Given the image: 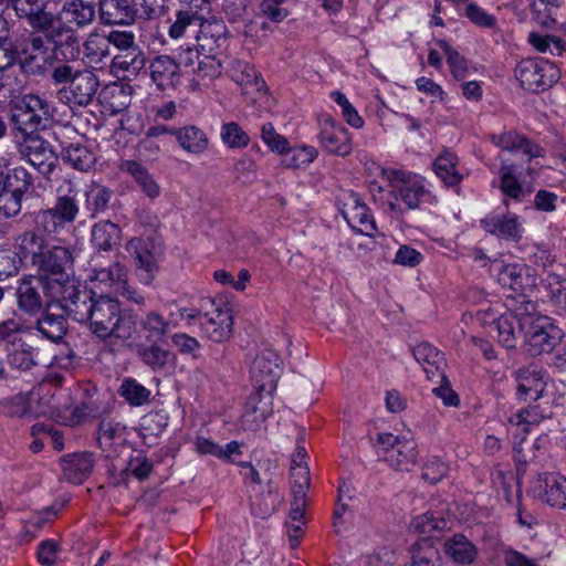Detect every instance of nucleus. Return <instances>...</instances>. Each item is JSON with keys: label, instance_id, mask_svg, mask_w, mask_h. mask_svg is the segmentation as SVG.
<instances>
[{"label": "nucleus", "instance_id": "2f4dec72", "mask_svg": "<svg viewBox=\"0 0 566 566\" xmlns=\"http://www.w3.org/2000/svg\"><path fill=\"white\" fill-rule=\"evenodd\" d=\"M499 283L514 292L522 293L531 283L530 268L525 264H502L497 272Z\"/></svg>", "mask_w": 566, "mask_h": 566}, {"label": "nucleus", "instance_id": "412c9836", "mask_svg": "<svg viewBox=\"0 0 566 566\" xmlns=\"http://www.w3.org/2000/svg\"><path fill=\"white\" fill-rule=\"evenodd\" d=\"M481 227L500 239L517 242L522 239L524 228L514 213H492L481 219Z\"/></svg>", "mask_w": 566, "mask_h": 566}, {"label": "nucleus", "instance_id": "864d4df0", "mask_svg": "<svg viewBox=\"0 0 566 566\" xmlns=\"http://www.w3.org/2000/svg\"><path fill=\"white\" fill-rule=\"evenodd\" d=\"M438 45L447 57L452 76L458 81L463 80L468 72L465 59L444 40H439Z\"/></svg>", "mask_w": 566, "mask_h": 566}, {"label": "nucleus", "instance_id": "423d86ee", "mask_svg": "<svg viewBox=\"0 0 566 566\" xmlns=\"http://www.w3.org/2000/svg\"><path fill=\"white\" fill-rule=\"evenodd\" d=\"M53 118L51 104L36 94H27L15 106L11 120L22 134H33L46 127Z\"/></svg>", "mask_w": 566, "mask_h": 566}, {"label": "nucleus", "instance_id": "ea45409f", "mask_svg": "<svg viewBox=\"0 0 566 566\" xmlns=\"http://www.w3.org/2000/svg\"><path fill=\"white\" fill-rule=\"evenodd\" d=\"M35 32H31L27 38L17 41L18 45L28 49L31 52L46 54L53 44L52 35L55 33V20L50 21L46 28H32Z\"/></svg>", "mask_w": 566, "mask_h": 566}, {"label": "nucleus", "instance_id": "f3484780", "mask_svg": "<svg viewBox=\"0 0 566 566\" xmlns=\"http://www.w3.org/2000/svg\"><path fill=\"white\" fill-rule=\"evenodd\" d=\"M164 342H146L135 345L138 359L154 373H166L174 369L177 356L169 348L163 346Z\"/></svg>", "mask_w": 566, "mask_h": 566}, {"label": "nucleus", "instance_id": "e2e57ef3", "mask_svg": "<svg viewBox=\"0 0 566 566\" xmlns=\"http://www.w3.org/2000/svg\"><path fill=\"white\" fill-rule=\"evenodd\" d=\"M448 472V465L437 457L427 458L423 467L421 478L431 484L440 482Z\"/></svg>", "mask_w": 566, "mask_h": 566}, {"label": "nucleus", "instance_id": "69168bd1", "mask_svg": "<svg viewBox=\"0 0 566 566\" xmlns=\"http://www.w3.org/2000/svg\"><path fill=\"white\" fill-rule=\"evenodd\" d=\"M292 495L305 497L310 488L311 478L307 465L291 467Z\"/></svg>", "mask_w": 566, "mask_h": 566}, {"label": "nucleus", "instance_id": "49530a36", "mask_svg": "<svg viewBox=\"0 0 566 566\" xmlns=\"http://www.w3.org/2000/svg\"><path fill=\"white\" fill-rule=\"evenodd\" d=\"M113 64L122 71L138 74L145 66V55L138 45H134L117 54Z\"/></svg>", "mask_w": 566, "mask_h": 566}, {"label": "nucleus", "instance_id": "1a4fd4ad", "mask_svg": "<svg viewBox=\"0 0 566 566\" xmlns=\"http://www.w3.org/2000/svg\"><path fill=\"white\" fill-rule=\"evenodd\" d=\"M514 72L521 86L534 93L546 91L559 78L554 63L537 57L522 60Z\"/></svg>", "mask_w": 566, "mask_h": 566}, {"label": "nucleus", "instance_id": "a878e982", "mask_svg": "<svg viewBox=\"0 0 566 566\" xmlns=\"http://www.w3.org/2000/svg\"><path fill=\"white\" fill-rule=\"evenodd\" d=\"M196 38L202 52L217 54L227 42V27L217 19L201 21Z\"/></svg>", "mask_w": 566, "mask_h": 566}, {"label": "nucleus", "instance_id": "a211bd4d", "mask_svg": "<svg viewBox=\"0 0 566 566\" xmlns=\"http://www.w3.org/2000/svg\"><path fill=\"white\" fill-rule=\"evenodd\" d=\"M176 324L156 310L144 312L135 319L136 335L146 342H164Z\"/></svg>", "mask_w": 566, "mask_h": 566}, {"label": "nucleus", "instance_id": "a18cd8bd", "mask_svg": "<svg viewBox=\"0 0 566 566\" xmlns=\"http://www.w3.org/2000/svg\"><path fill=\"white\" fill-rule=\"evenodd\" d=\"M92 279L104 287H120L126 279V270L119 262H112L107 268H94Z\"/></svg>", "mask_w": 566, "mask_h": 566}, {"label": "nucleus", "instance_id": "f704fd0d", "mask_svg": "<svg viewBox=\"0 0 566 566\" xmlns=\"http://www.w3.org/2000/svg\"><path fill=\"white\" fill-rule=\"evenodd\" d=\"M61 157L65 164L78 171H88L96 163L95 154L82 143H70L63 146Z\"/></svg>", "mask_w": 566, "mask_h": 566}, {"label": "nucleus", "instance_id": "c85d7f7f", "mask_svg": "<svg viewBox=\"0 0 566 566\" xmlns=\"http://www.w3.org/2000/svg\"><path fill=\"white\" fill-rule=\"evenodd\" d=\"M61 15L67 24L83 29L95 20L96 7L86 0H67L62 6Z\"/></svg>", "mask_w": 566, "mask_h": 566}, {"label": "nucleus", "instance_id": "f8f14e48", "mask_svg": "<svg viewBox=\"0 0 566 566\" xmlns=\"http://www.w3.org/2000/svg\"><path fill=\"white\" fill-rule=\"evenodd\" d=\"M80 208L75 197L71 193L59 196L52 208L43 209L34 212L39 228L49 233H56L67 223H72Z\"/></svg>", "mask_w": 566, "mask_h": 566}, {"label": "nucleus", "instance_id": "9d476101", "mask_svg": "<svg viewBox=\"0 0 566 566\" xmlns=\"http://www.w3.org/2000/svg\"><path fill=\"white\" fill-rule=\"evenodd\" d=\"M24 138L18 146V151L42 175L50 176L57 163L53 146L38 134H23Z\"/></svg>", "mask_w": 566, "mask_h": 566}, {"label": "nucleus", "instance_id": "09e8293b", "mask_svg": "<svg viewBox=\"0 0 566 566\" xmlns=\"http://www.w3.org/2000/svg\"><path fill=\"white\" fill-rule=\"evenodd\" d=\"M533 19L544 28H552L556 22L558 0H532Z\"/></svg>", "mask_w": 566, "mask_h": 566}, {"label": "nucleus", "instance_id": "6e6552de", "mask_svg": "<svg viewBox=\"0 0 566 566\" xmlns=\"http://www.w3.org/2000/svg\"><path fill=\"white\" fill-rule=\"evenodd\" d=\"M52 39L51 55L44 60L50 65V78L63 67H76L74 63L80 60L82 53L80 39L71 28L56 24Z\"/></svg>", "mask_w": 566, "mask_h": 566}, {"label": "nucleus", "instance_id": "473e14b6", "mask_svg": "<svg viewBox=\"0 0 566 566\" xmlns=\"http://www.w3.org/2000/svg\"><path fill=\"white\" fill-rule=\"evenodd\" d=\"M120 228L108 220L96 222L91 230V242L97 250H113L120 243Z\"/></svg>", "mask_w": 566, "mask_h": 566}, {"label": "nucleus", "instance_id": "aec40b11", "mask_svg": "<svg viewBox=\"0 0 566 566\" xmlns=\"http://www.w3.org/2000/svg\"><path fill=\"white\" fill-rule=\"evenodd\" d=\"M342 214L355 231L374 237L377 230L374 217L356 193H350L348 201L344 202Z\"/></svg>", "mask_w": 566, "mask_h": 566}, {"label": "nucleus", "instance_id": "e433bc0d", "mask_svg": "<svg viewBox=\"0 0 566 566\" xmlns=\"http://www.w3.org/2000/svg\"><path fill=\"white\" fill-rule=\"evenodd\" d=\"M266 488V492L261 491L251 500L252 513L261 518L271 516L282 501L279 488L272 480H269Z\"/></svg>", "mask_w": 566, "mask_h": 566}, {"label": "nucleus", "instance_id": "b1692460", "mask_svg": "<svg viewBox=\"0 0 566 566\" xmlns=\"http://www.w3.org/2000/svg\"><path fill=\"white\" fill-rule=\"evenodd\" d=\"M137 11L130 0H99L98 18L104 25H128Z\"/></svg>", "mask_w": 566, "mask_h": 566}, {"label": "nucleus", "instance_id": "4468645a", "mask_svg": "<svg viewBox=\"0 0 566 566\" xmlns=\"http://www.w3.org/2000/svg\"><path fill=\"white\" fill-rule=\"evenodd\" d=\"M318 140L321 147L329 154L345 157L352 151V138L348 130L329 116L319 120Z\"/></svg>", "mask_w": 566, "mask_h": 566}, {"label": "nucleus", "instance_id": "dca6fc26", "mask_svg": "<svg viewBox=\"0 0 566 566\" xmlns=\"http://www.w3.org/2000/svg\"><path fill=\"white\" fill-rule=\"evenodd\" d=\"M51 234L39 228L35 214L33 213V228L23 230L14 237V250L24 264L31 266L34 264L35 259L40 258L49 244L45 237Z\"/></svg>", "mask_w": 566, "mask_h": 566}, {"label": "nucleus", "instance_id": "774afa93", "mask_svg": "<svg viewBox=\"0 0 566 566\" xmlns=\"http://www.w3.org/2000/svg\"><path fill=\"white\" fill-rule=\"evenodd\" d=\"M19 46V57L18 61L20 63V67L23 73L31 75H40L45 72L44 63H40L36 53L29 51L25 48Z\"/></svg>", "mask_w": 566, "mask_h": 566}, {"label": "nucleus", "instance_id": "338daca9", "mask_svg": "<svg viewBox=\"0 0 566 566\" xmlns=\"http://www.w3.org/2000/svg\"><path fill=\"white\" fill-rule=\"evenodd\" d=\"M261 138L273 151L283 155L287 150V139L276 133L272 123H265L262 126Z\"/></svg>", "mask_w": 566, "mask_h": 566}, {"label": "nucleus", "instance_id": "bb28decb", "mask_svg": "<svg viewBox=\"0 0 566 566\" xmlns=\"http://www.w3.org/2000/svg\"><path fill=\"white\" fill-rule=\"evenodd\" d=\"M65 480L73 484H82L92 473L94 457L91 452L67 454L62 459Z\"/></svg>", "mask_w": 566, "mask_h": 566}, {"label": "nucleus", "instance_id": "f03ea898", "mask_svg": "<svg viewBox=\"0 0 566 566\" xmlns=\"http://www.w3.org/2000/svg\"><path fill=\"white\" fill-rule=\"evenodd\" d=\"M279 357L271 350L259 354L251 367V378L258 394L250 398L249 409L242 416L243 424L251 430L256 429L270 416L271 410L258 406L261 402V394L272 395L281 375Z\"/></svg>", "mask_w": 566, "mask_h": 566}, {"label": "nucleus", "instance_id": "5701e85b", "mask_svg": "<svg viewBox=\"0 0 566 566\" xmlns=\"http://www.w3.org/2000/svg\"><path fill=\"white\" fill-rule=\"evenodd\" d=\"M66 315L57 302L48 303L44 315L36 322V329L43 337L59 343L67 332Z\"/></svg>", "mask_w": 566, "mask_h": 566}, {"label": "nucleus", "instance_id": "052dcab7", "mask_svg": "<svg viewBox=\"0 0 566 566\" xmlns=\"http://www.w3.org/2000/svg\"><path fill=\"white\" fill-rule=\"evenodd\" d=\"M222 65L217 54L202 52V56L198 61V65L193 69V73L201 80L213 78L221 74Z\"/></svg>", "mask_w": 566, "mask_h": 566}, {"label": "nucleus", "instance_id": "393cba45", "mask_svg": "<svg viewBox=\"0 0 566 566\" xmlns=\"http://www.w3.org/2000/svg\"><path fill=\"white\" fill-rule=\"evenodd\" d=\"M15 14L25 19L31 28H46L55 20L52 12L46 11L50 0H7Z\"/></svg>", "mask_w": 566, "mask_h": 566}, {"label": "nucleus", "instance_id": "4c0bfd02", "mask_svg": "<svg viewBox=\"0 0 566 566\" xmlns=\"http://www.w3.org/2000/svg\"><path fill=\"white\" fill-rule=\"evenodd\" d=\"M446 554L458 564H471L478 556L475 545L464 535L455 534L444 543Z\"/></svg>", "mask_w": 566, "mask_h": 566}, {"label": "nucleus", "instance_id": "0e129e2a", "mask_svg": "<svg viewBox=\"0 0 566 566\" xmlns=\"http://www.w3.org/2000/svg\"><path fill=\"white\" fill-rule=\"evenodd\" d=\"M23 263L15 250H0V281L15 275Z\"/></svg>", "mask_w": 566, "mask_h": 566}, {"label": "nucleus", "instance_id": "79ce46f5", "mask_svg": "<svg viewBox=\"0 0 566 566\" xmlns=\"http://www.w3.org/2000/svg\"><path fill=\"white\" fill-rule=\"evenodd\" d=\"M120 170L129 174L149 198L154 199L159 196L160 187L140 163L125 160L120 164Z\"/></svg>", "mask_w": 566, "mask_h": 566}, {"label": "nucleus", "instance_id": "5fc2aeb1", "mask_svg": "<svg viewBox=\"0 0 566 566\" xmlns=\"http://www.w3.org/2000/svg\"><path fill=\"white\" fill-rule=\"evenodd\" d=\"M202 17L197 12L180 10L176 13V19L169 28V35L172 39L181 38L188 28L200 27Z\"/></svg>", "mask_w": 566, "mask_h": 566}, {"label": "nucleus", "instance_id": "7ed1b4c3", "mask_svg": "<svg viewBox=\"0 0 566 566\" xmlns=\"http://www.w3.org/2000/svg\"><path fill=\"white\" fill-rule=\"evenodd\" d=\"M70 285L50 283L43 277L30 276L20 282L15 291L18 308L28 314L36 315L48 303L57 302L63 311L66 304V289Z\"/></svg>", "mask_w": 566, "mask_h": 566}, {"label": "nucleus", "instance_id": "a19ab883", "mask_svg": "<svg viewBox=\"0 0 566 566\" xmlns=\"http://www.w3.org/2000/svg\"><path fill=\"white\" fill-rule=\"evenodd\" d=\"M457 166V155L448 150L440 154L433 163L436 175L447 187L457 186L462 180V175L458 171Z\"/></svg>", "mask_w": 566, "mask_h": 566}, {"label": "nucleus", "instance_id": "37998d69", "mask_svg": "<svg viewBox=\"0 0 566 566\" xmlns=\"http://www.w3.org/2000/svg\"><path fill=\"white\" fill-rule=\"evenodd\" d=\"M33 177L24 167H14L6 171L2 189L25 196L33 190Z\"/></svg>", "mask_w": 566, "mask_h": 566}, {"label": "nucleus", "instance_id": "de8ad7c7", "mask_svg": "<svg viewBox=\"0 0 566 566\" xmlns=\"http://www.w3.org/2000/svg\"><path fill=\"white\" fill-rule=\"evenodd\" d=\"M118 392L130 406L134 407L143 406L150 401V390L134 378L124 379Z\"/></svg>", "mask_w": 566, "mask_h": 566}, {"label": "nucleus", "instance_id": "0eeeda50", "mask_svg": "<svg viewBox=\"0 0 566 566\" xmlns=\"http://www.w3.org/2000/svg\"><path fill=\"white\" fill-rule=\"evenodd\" d=\"M376 451L397 471H410L417 463L418 450L413 440L394 436L390 432L377 434Z\"/></svg>", "mask_w": 566, "mask_h": 566}, {"label": "nucleus", "instance_id": "cd10ccee", "mask_svg": "<svg viewBox=\"0 0 566 566\" xmlns=\"http://www.w3.org/2000/svg\"><path fill=\"white\" fill-rule=\"evenodd\" d=\"M491 142L499 148L507 151L521 150L527 160L542 155V148L532 144L525 136L520 135L515 130L502 132L500 134L490 135Z\"/></svg>", "mask_w": 566, "mask_h": 566}, {"label": "nucleus", "instance_id": "c03bdc74", "mask_svg": "<svg viewBox=\"0 0 566 566\" xmlns=\"http://www.w3.org/2000/svg\"><path fill=\"white\" fill-rule=\"evenodd\" d=\"M35 349L27 344H13L12 349L8 350V364L18 370L27 371L36 365Z\"/></svg>", "mask_w": 566, "mask_h": 566}, {"label": "nucleus", "instance_id": "4d7b16f0", "mask_svg": "<svg viewBox=\"0 0 566 566\" xmlns=\"http://www.w3.org/2000/svg\"><path fill=\"white\" fill-rule=\"evenodd\" d=\"M220 136L229 148H244L250 143L249 135L235 122L223 124Z\"/></svg>", "mask_w": 566, "mask_h": 566}, {"label": "nucleus", "instance_id": "8fccbe9b", "mask_svg": "<svg viewBox=\"0 0 566 566\" xmlns=\"http://www.w3.org/2000/svg\"><path fill=\"white\" fill-rule=\"evenodd\" d=\"M509 313L507 315H514L516 319L523 323L525 327L532 325V323L537 318L538 315H535L536 304L528 300L524 292L518 293L516 298L512 300V304L507 305Z\"/></svg>", "mask_w": 566, "mask_h": 566}, {"label": "nucleus", "instance_id": "9b49d317", "mask_svg": "<svg viewBox=\"0 0 566 566\" xmlns=\"http://www.w3.org/2000/svg\"><path fill=\"white\" fill-rule=\"evenodd\" d=\"M562 338V329L548 316H537L532 325L526 327L524 337L532 356L551 353Z\"/></svg>", "mask_w": 566, "mask_h": 566}, {"label": "nucleus", "instance_id": "c9c22d12", "mask_svg": "<svg viewBox=\"0 0 566 566\" xmlns=\"http://www.w3.org/2000/svg\"><path fill=\"white\" fill-rule=\"evenodd\" d=\"M545 491V501L553 507H566V478L557 473H542L538 479Z\"/></svg>", "mask_w": 566, "mask_h": 566}, {"label": "nucleus", "instance_id": "680f3d73", "mask_svg": "<svg viewBox=\"0 0 566 566\" xmlns=\"http://www.w3.org/2000/svg\"><path fill=\"white\" fill-rule=\"evenodd\" d=\"M1 412L10 417H25L30 413V402L25 395L18 394L0 405Z\"/></svg>", "mask_w": 566, "mask_h": 566}, {"label": "nucleus", "instance_id": "bf43d9fd", "mask_svg": "<svg viewBox=\"0 0 566 566\" xmlns=\"http://www.w3.org/2000/svg\"><path fill=\"white\" fill-rule=\"evenodd\" d=\"M285 157L283 164L289 168H298L312 163L317 157V150L312 146L290 149L283 154Z\"/></svg>", "mask_w": 566, "mask_h": 566}, {"label": "nucleus", "instance_id": "3c124183", "mask_svg": "<svg viewBox=\"0 0 566 566\" xmlns=\"http://www.w3.org/2000/svg\"><path fill=\"white\" fill-rule=\"evenodd\" d=\"M500 189L503 195L515 201H522L525 197V191L514 174V166L503 165L500 168Z\"/></svg>", "mask_w": 566, "mask_h": 566}, {"label": "nucleus", "instance_id": "2eb2a0df", "mask_svg": "<svg viewBox=\"0 0 566 566\" xmlns=\"http://www.w3.org/2000/svg\"><path fill=\"white\" fill-rule=\"evenodd\" d=\"M126 251L134 258L139 281L149 285L158 272L154 244L143 238H133L126 243Z\"/></svg>", "mask_w": 566, "mask_h": 566}, {"label": "nucleus", "instance_id": "603ef678", "mask_svg": "<svg viewBox=\"0 0 566 566\" xmlns=\"http://www.w3.org/2000/svg\"><path fill=\"white\" fill-rule=\"evenodd\" d=\"M125 431V426L114 419L103 418L98 424L97 442L103 450L113 446V442L120 438Z\"/></svg>", "mask_w": 566, "mask_h": 566}, {"label": "nucleus", "instance_id": "20e7f679", "mask_svg": "<svg viewBox=\"0 0 566 566\" xmlns=\"http://www.w3.org/2000/svg\"><path fill=\"white\" fill-rule=\"evenodd\" d=\"M54 85H63L59 96L69 105H90L99 87L98 76L88 67H63L61 72L50 78Z\"/></svg>", "mask_w": 566, "mask_h": 566}, {"label": "nucleus", "instance_id": "f257e3e1", "mask_svg": "<svg viewBox=\"0 0 566 566\" xmlns=\"http://www.w3.org/2000/svg\"><path fill=\"white\" fill-rule=\"evenodd\" d=\"M65 312L78 323H86L99 339H135V319L124 314L118 300L72 285L66 289Z\"/></svg>", "mask_w": 566, "mask_h": 566}, {"label": "nucleus", "instance_id": "39448f33", "mask_svg": "<svg viewBox=\"0 0 566 566\" xmlns=\"http://www.w3.org/2000/svg\"><path fill=\"white\" fill-rule=\"evenodd\" d=\"M74 249L64 245H51L43 250L39 259H35L34 268L38 277L50 280V283L61 285H76L70 275L73 271Z\"/></svg>", "mask_w": 566, "mask_h": 566}, {"label": "nucleus", "instance_id": "ddd939ff", "mask_svg": "<svg viewBox=\"0 0 566 566\" xmlns=\"http://www.w3.org/2000/svg\"><path fill=\"white\" fill-rule=\"evenodd\" d=\"M516 397L522 401H537L544 397L548 381L547 373L535 364L517 368L513 373Z\"/></svg>", "mask_w": 566, "mask_h": 566}, {"label": "nucleus", "instance_id": "4be33fe9", "mask_svg": "<svg viewBox=\"0 0 566 566\" xmlns=\"http://www.w3.org/2000/svg\"><path fill=\"white\" fill-rule=\"evenodd\" d=\"M233 317L231 311L226 307L213 306L212 311H206L201 321V331L216 343L230 338L232 334Z\"/></svg>", "mask_w": 566, "mask_h": 566}, {"label": "nucleus", "instance_id": "6e6d98bb", "mask_svg": "<svg viewBox=\"0 0 566 566\" xmlns=\"http://www.w3.org/2000/svg\"><path fill=\"white\" fill-rule=\"evenodd\" d=\"M543 419L537 406L521 409L510 418V422L516 427L518 434L526 436L531 424H537Z\"/></svg>", "mask_w": 566, "mask_h": 566}, {"label": "nucleus", "instance_id": "58836bf2", "mask_svg": "<svg viewBox=\"0 0 566 566\" xmlns=\"http://www.w3.org/2000/svg\"><path fill=\"white\" fill-rule=\"evenodd\" d=\"M499 343L506 349H514L526 327L514 315L503 314L496 321Z\"/></svg>", "mask_w": 566, "mask_h": 566}, {"label": "nucleus", "instance_id": "6ab92c4d", "mask_svg": "<svg viewBox=\"0 0 566 566\" xmlns=\"http://www.w3.org/2000/svg\"><path fill=\"white\" fill-rule=\"evenodd\" d=\"M391 182V193L395 199H401L408 209H416L420 202L429 197L428 190L418 180L407 179V174L402 170H392L389 174Z\"/></svg>", "mask_w": 566, "mask_h": 566}, {"label": "nucleus", "instance_id": "72a5a7b5", "mask_svg": "<svg viewBox=\"0 0 566 566\" xmlns=\"http://www.w3.org/2000/svg\"><path fill=\"white\" fill-rule=\"evenodd\" d=\"M413 357L422 365L428 379H433L437 375L443 373L444 357L431 344L422 342L413 347Z\"/></svg>", "mask_w": 566, "mask_h": 566}, {"label": "nucleus", "instance_id": "7c9ffc66", "mask_svg": "<svg viewBox=\"0 0 566 566\" xmlns=\"http://www.w3.org/2000/svg\"><path fill=\"white\" fill-rule=\"evenodd\" d=\"M149 69L153 81L161 90L175 86L179 80V65L168 55L155 57Z\"/></svg>", "mask_w": 566, "mask_h": 566}, {"label": "nucleus", "instance_id": "13d9d810", "mask_svg": "<svg viewBox=\"0 0 566 566\" xmlns=\"http://www.w3.org/2000/svg\"><path fill=\"white\" fill-rule=\"evenodd\" d=\"M413 532L430 535L434 531H442L447 527V521L443 517L434 516L433 513L427 512L416 516L410 524Z\"/></svg>", "mask_w": 566, "mask_h": 566}, {"label": "nucleus", "instance_id": "c756f323", "mask_svg": "<svg viewBox=\"0 0 566 566\" xmlns=\"http://www.w3.org/2000/svg\"><path fill=\"white\" fill-rule=\"evenodd\" d=\"M172 135L176 137L179 146L189 154L200 155L209 147L207 134L196 125H186L175 128Z\"/></svg>", "mask_w": 566, "mask_h": 566}]
</instances>
